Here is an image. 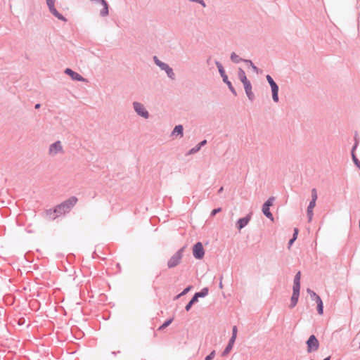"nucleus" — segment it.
I'll return each mask as SVG.
<instances>
[{"label":"nucleus","mask_w":360,"mask_h":360,"mask_svg":"<svg viewBox=\"0 0 360 360\" xmlns=\"http://www.w3.org/2000/svg\"><path fill=\"white\" fill-rule=\"evenodd\" d=\"M300 278L301 274L300 271L297 273L294 278L293 283V292L290 300V307L293 308L297 303L298 298L300 296Z\"/></svg>","instance_id":"1"},{"label":"nucleus","mask_w":360,"mask_h":360,"mask_svg":"<svg viewBox=\"0 0 360 360\" xmlns=\"http://www.w3.org/2000/svg\"><path fill=\"white\" fill-rule=\"evenodd\" d=\"M184 252V248H181L168 259L167 266L169 269L174 268L180 264L183 257Z\"/></svg>","instance_id":"2"},{"label":"nucleus","mask_w":360,"mask_h":360,"mask_svg":"<svg viewBox=\"0 0 360 360\" xmlns=\"http://www.w3.org/2000/svg\"><path fill=\"white\" fill-rule=\"evenodd\" d=\"M266 79L271 87L272 97L275 102L278 101V86L270 75H266Z\"/></svg>","instance_id":"3"},{"label":"nucleus","mask_w":360,"mask_h":360,"mask_svg":"<svg viewBox=\"0 0 360 360\" xmlns=\"http://www.w3.org/2000/svg\"><path fill=\"white\" fill-rule=\"evenodd\" d=\"M307 351L311 352L318 349L319 343L315 335H311L309 340L307 341Z\"/></svg>","instance_id":"4"},{"label":"nucleus","mask_w":360,"mask_h":360,"mask_svg":"<svg viewBox=\"0 0 360 360\" xmlns=\"http://www.w3.org/2000/svg\"><path fill=\"white\" fill-rule=\"evenodd\" d=\"M193 254L195 258L200 259L204 257L205 251L201 243H197L193 248Z\"/></svg>","instance_id":"5"},{"label":"nucleus","mask_w":360,"mask_h":360,"mask_svg":"<svg viewBox=\"0 0 360 360\" xmlns=\"http://www.w3.org/2000/svg\"><path fill=\"white\" fill-rule=\"evenodd\" d=\"M63 146L60 141H56L50 146L49 154L51 156H54L58 153H63Z\"/></svg>","instance_id":"6"},{"label":"nucleus","mask_w":360,"mask_h":360,"mask_svg":"<svg viewBox=\"0 0 360 360\" xmlns=\"http://www.w3.org/2000/svg\"><path fill=\"white\" fill-rule=\"evenodd\" d=\"M77 199L75 197H72V198H70L68 200H65V202L61 203L60 205L61 206V207L63 208L65 212L67 213L77 203Z\"/></svg>","instance_id":"7"},{"label":"nucleus","mask_w":360,"mask_h":360,"mask_svg":"<svg viewBox=\"0 0 360 360\" xmlns=\"http://www.w3.org/2000/svg\"><path fill=\"white\" fill-rule=\"evenodd\" d=\"M54 2L55 0H46L47 5L49 8L50 11L52 13V14L56 16L58 19L65 21V18L60 14L56 8L54 7Z\"/></svg>","instance_id":"8"},{"label":"nucleus","mask_w":360,"mask_h":360,"mask_svg":"<svg viewBox=\"0 0 360 360\" xmlns=\"http://www.w3.org/2000/svg\"><path fill=\"white\" fill-rule=\"evenodd\" d=\"M66 212L63 210V207L59 205L53 210H49L47 212V214L49 215L50 218L52 219H55L56 217L65 214Z\"/></svg>","instance_id":"9"},{"label":"nucleus","mask_w":360,"mask_h":360,"mask_svg":"<svg viewBox=\"0 0 360 360\" xmlns=\"http://www.w3.org/2000/svg\"><path fill=\"white\" fill-rule=\"evenodd\" d=\"M134 109L136 112L141 116L147 118L148 117V113L144 108L143 105L139 103L135 102L134 103Z\"/></svg>","instance_id":"10"},{"label":"nucleus","mask_w":360,"mask_h":360,"mask_svg":"<svg viewBox=\"0 0 360 360\" xmlns=\"http://www.w3.org/2000/svg\"><path fill=\"white\" fill-rule=\"evenodd\" d=\"M65 72L73 80L76 81H85V79L78 73L74 72L70 68H67Z\"/></svg>","instance_id":"11"},{"label":"nucleus","mask_w":360,"mask_h":360,"mask_svg":"<svg viewBox=\"0 0 360 360\" xmlns=\"http://www.w3.org/2000/svg\"><path fill=\"white\" fill-rule=\"evenodd\" d=\"M250 219V216H247L246 217L240 218L237 221V227L239 230L242 229L243 227H245L249 222Z\"/></svg>","instance_id":"12"},{"label":"nucleus","mask_w":360,"mask_h":360,"mask_svg":"<svg viewBox=\"0 0 360 360\" xmlns=\"http://www.w3.org/2000/svg\"><path fill=\"white\" fill-rule=\"evenodd\" d=\"M316 206V202L314 201H311L307 207V216L309 219V221H311L313 217V209Z\"/></svg>","instance_id":"13"},{"label":"nucleus","mask_w":360,"mask_h":360,"mask_svg":"<svg viewBox=\"0 0 360 360\" xmlns=\"http://www.w3.org/2000/svg\"><path fill=\"white\" fill-rule=\"evenodd\" d=\"M243 86H244V89L245 90V93H246L248 97L249 98V99L252 100L253 97H254V94L252 91L251 84L250 83L245 84V85H243Z\"/></svg>","instance_id":"14"},{"label":"nucleus","mask_w":360,"mask_h":360,"mask_svg":"<svg viewBox=\"0 0 360 360\" xmlns=\"http://www.w3.org/2000/svg\"><path fill=\"white\" fill-rule=\"evenodd\" d=\"M216 64H217V66L218 68L219 72L221 76L223 78V81L224 82H226V80L228 79V77H227V75L225 73L224 68L222 67L221 64L218 63V62H217Z\"/></svg>","instance_id":"15"},{"label":"nucleus","mask_w":360,"mask_h":360,"mask_svg":"<svg viewBox=\"0 0 360 360\" xmlns=\"http://www.w3.org/2000/svg\"><path fill=\"white\" fill-rule=\"evenodd\" d=\"M172 135L177 136L179 135L181 137L183 136V127L182 125H177L174 127Z\"/></svg>","instance_id":"16"},{"label":"nucleus","mask_w":360,"mask_h":360,"mask_svg":"<svg viewBox=\"0 0 360 360\" xmlns=\"http://www.w3.org/2000/svg\"><path fill=\"white\" fill-rule=\"evenodd\" d=\"M317 303V310L318 313L321 315L323 313V302L320 297H317V300L316 301Z\"/></svg>","instance_id":"17"},{"label":"nucleus","mask_w":360,"mask_h":360,"mask_svg":"<svg viewBox=\"0 0 360 360\" xmlns=\"http://www.w3.org/2000/svg\"><path fill=\"white\" fill-rule=\"evenodd\" d=\"M262 212L266 217L272 221L274 220L273 215L269 211V207H266V205H264L262 207Z\"/></svg>","instance_id":"18"},{"label":"nucleus","mask_w":360,"mask_h":360,"mask_svg":"<svg viewBox=\"0 0 360 360\" xmlns=\"http://www.w3.org/2000/svg\"><path fill=\"white\" fill-rule=\"evenodd\" d=\"M103 6V9L101 11V15L102 16H106L108 15V6L106 3V1H104V3L101 4Z\"/></svg>","instance_id":"19"},{"label":"nucleus","mask_w":360,"mask_h":360,"mask_svg":"<svg viewBox=\"0 0 360 360\" xmlns=\"http://www.w3.org/2000/svg\"><path fill=\"white\" fill-rule=\"evenodd\" d=\"M237 327L236 326H233V334H232V337L229 341V347H231V344H233L234 342H235V340L236 338V335H237Z\"/></svg>","instance_id":"20"},{"label":"nucleus","mask_w":360,"mask_h":360,"mask_svg":"<svg viewBox=\"0 0 360 360\" xmlns=\"http://www.w3.org/2000/svg\"><path fill=\"white\" fill-rule=\"evenodd\" d=\"M154 60H155V63L159 66L160 67L162 70H165L166 68H167L168 65L165 63H162L161 61H160L157 57H154Z\"/></svg>","instance_id":"21"},{"label":"nucleus","mask_w":360,"mask_h":360,"mask_svg":"<svg viewBox=\"0 0 360 360\" xmlns=\"http://www.w3.org/2000/svg\"><path fill=\"white\" fill-rule=\"evenodd\" d=\"M231 58L234 63H239L240 61L243 60L238 55H236L235 53H232L231 55Z\"/></svg>","instance_id":"22"},{"label":"nucleus","mask_w":360,"mask_h":360,"mask_svg":"<svg viewBox=\"0 0 360 360\" xmlns=\"http://www.w3.org/2000/svg\"><path fill=\"white\" fill-rule=\"evenodd\" d=\"M195 294L197 295V296L200 297H205L208 294V289L204 288L202 290V291L197 292Z\"/></svg>","instance_id":"23"},{"label":"nucleus","mask_w":360,"mask_h":360,"mask_svg":"<svg viewBox=\"0 0 360 360\" xmlns=\"http://www.w3.org/2000/svg\"><path fill=\"white\" fill-rule=\"evenodd\" d=\"M173 321V319H171L169 320H167V321H165L161 326L159 327L158 330H163L165 328L167 327L169 325L171 324V323Z\"/></svg>","instance_id":"24"},{"label":"nucleus","mask_w":360,"mask_h":360,"mask_svg":"<svg viewBox=\"0 0 360 360\" xmlns=\"http://www.w3.org/2000/svg\"><path fill=\"white\" fill-rule=\"evenodd\" d=\"M243 61L250 64V65L251 66V68H252L254 72H255L256 73H258V68L255 65H254V64L252 63V62L251 60H244Z\"/></svg>","instance_id":"25"},{"label":"nucleus","mask_w":360,"mask_h":360,"mask_svg":"<svg viewBox=\"0 0 360 360\" xmlns=\"http://www.w3.org/2000/svg\"><path fill=\"white\" fill-rule=\"evenodd\" d=\"M311 201H314L316 202V200H317V193H316V190L315 188H313L312 191H311Z\"/></svg>","instance_id":"26"},{"label":"nucleus","mask_w":360,"mask_h":360,"mask_svg":"<svg viewBox=\"0 0 360 360\" xmlns=\"http://www.w3.org/2000/svg\"><path fill=\"white\" fill-rule=\"evenodd\" d=\"M166 71V72L167 73V75L171 77V78H174V74L172 71V69L170 68L169 66L167 67V68H166L165 70Z\"/></svg>","instance_id":"27"},{"label":"nucleus","mask_w":360,"mask_h":360,"mask_svg":"<svg viewBox=\"0 0 360 360\" xmlns=\"http://www.w3.org/2000/svg\"><path fill=\"white\" fill-rule=\"evenodd\" d=\"M308 293L310 295L311 297L314 299L316 301L317 300V297H319L317 295L314 291L308 289L307 290Z\"/></svg>","instance_id":"28"},{"label":"nucleus","mask_w":360,"mask_h":360,"mask_svg":"<svg viewBox=\"0 0 360 360\" xmlns=\"http://www.w3.org/2000/svg\"><path fill=\"white\" fill-rule=\"evenodd\" d=\"M274 200V198L271 197L267 200V201L264 204L266 207H270L273 205V202Z\"/></svg>","instance_id":"29"},{"label":"nucleus","mask_w":360,"mask_h":360,"mask_svg":"<svg viewBox=\"0 0 360 360\" xmlns=\"http://www.w3.org/2000/svg\"><path fill=\"white\" fill-rule=\"evenodd\" d=\"M228 86H229V88L230 89V90L234 94H236V91L234 89V88L233 87L231 83L229 81V79L226 80V82H224Z\"/></svg>","instance_id":"30"},{"label":"nucleus","mask_w":360,"mask_h":360,"mask_svg":"<svg viewBox=\"0 0 360 360\" xmlns=\"http://www.w3.org/2000/svg\"><path fill=\"white\" fill-rule=\"evenodd\" d=\"M244 76H245V73L243 71V70L241 69V68H238V77H239V79L243 77Z\"/></svg>","instance_id":"31"},{"label":"nucleus","mask_w":360,"mask_h":360,"mask_svg":"<svg viewBox=\"0 0 360 360\" xmlns=\"http://www.w3.org/2000/svg\"><path fill=\"white\" fill-rule=\"evenodd\" d=\"M240 80L241 81V82L243 84V85H245V84H249L250 83L248 79H247V77L246 75L244 76L243 77L240 78Z\"/></svg>","instance_id":"32"},{"label":"nucleus","mask_w":360,"mask_h":360,"mask_svg":"<svg viewBox=\"0 0 360 360\" xmlns=\"http://www.w3.org/2000/svg\"><path fill=\"white\" fill-rule=\"evenodd\" d=\"M221 208L214 209L212 211L211 214L212 216H214L217 213L221 212Z\"/></svg>","instance_id":"33"},{"label":"nucleus","mask_w":360,"mask_h":360,"mask_svg":"<svg viewBox=\"0 0 360 360\" xmlns=\"http://www.w3.org/2000/svg\"><path fill=\"white\" fill-rule=\"evenodd\" d=\"M214 358V352H212L210 355H208L205 360H211Z\"/></svg>","instance_id":"34"},{"label":"nucleus","mask_w":360,"mask_h":360,"mask_svg":"<svg viewBox=\"0 0 360 360\" xmlns=\"http://www.w3.org/2000/svg\"><path fill=\"white\" fill-rule=\"evenodd\" d=\"M298 229L297 228H295L294 229V234H293V237L292 238H295V240L297 239V234H298Z\"/></svg>","instance_id":"35"},{"label":"nucleus","mask_w":360,"mask_h":360,"mask_svg":"<svg viewBox=\"0 0 360 360\" xmlns=\"http://www.w3.org/2000/svg\"><path fill=\"white\" fill-rule=\"evenodd\" d=\"M200 146H197L195 148H193L191 150L190 153H195L200 150Z\"/></svg>","instance_id":"36"},{"label":"nucleus","mask_w":360,"mask_h":360,"mask_svg":"<svg viewBox=\"0 0 360 360\" xmlns=\"http://www.w3.org/2000/svg\"><path fill=\"white\" fill-rule=\"evenodd\" d=\"M191 1H196L200 4L203 7H205V4L202 0H190Z\"/></svg>","instance_id":"37"},{"label":"nucleus","mask_w":360,"mask_h":360,"mask_svg":"<svg viewBox=\"0 0 360 360\" xmlns=\"http://www.w3.org/2000/svg\"><path fill=\"white\" fill-rule=\"evenodd\" d=\"M198 296H197L196 294H195V295L193 296V297L191 299V300L190 301L192 304L195 303V302H197L198 300Z\"/></svg>","instance_id":"38"},{"label":"nucleus","mask_w":360,"mask_h":360,"mask_svg":"<svg viewBox=\"0 0 360 360\" xmlns=\"http://www.w3.org/2000/svg\"><path fill=\"white\" fill-rule=\"evenodd\" d=\"M233 344H231V347H229V344L228 345L227 347L226 348L224 353H228L232 348Z\"/></svg>","instance_id":"39"},{"label":"nucleus","mask_w":360,"mask_h":360,"mask_svg":"<svg viewBox=\"0 0 360 360\" xmlns=\"http://www.w3.org/2000/svg\"><path fill=\"white\" fill-rule=\"evenodd\" d=\"M354 342H356L359 345L360 348V334L354 340Z\"/></svg>","instance_id":"40"},{"label":"nucleus","mask_w":360,"mask_h":360,"mask_svg":"<svg viewBox=\"0 0 360 360\" xmlns=\"http://www.w3.org/2000/svg\"><path fill=\"white\" fill-rule=\"evenodd\" d=\"M192 304H192L191 302H189L187 304V305L186 306V311H188V310L191 309V307Z\"/></svg>","instance_id":"41"},{"label":"nucleus","mask_w":360,"mask_h":360,"mask_svg":"<svg viewBox=\"0 0 360 360\" xmlns=\"http://www.w3.org/2000/svg\"><path fill=\"white\" fill-rule=\"evenodd\" d=\"M205 143H206V140H204V141H201L198 146H200V148H201Z\"/></svg>","instance_id":"42"},{"label":"nucleus","mask_w":360,"mask_h":360,"mask_svg":"<svg viewBox=\"0 0 360 360\" xmlns=\"http://www.w3.org/2000/svg\"><path fill=\"white\" fill-rule=\"evenodd\" d=\"M295 238H292L289 241V246L292 245V244L293 243V242L295 241Z\"/></svg>","instance_id":"43"},{"label":"nucleus","mask_w":360,"mask_h":360,"mask_svg":"<svg viewBox=\"0 0 360 360\" xmlns=\"http://www.w3.org/2000/svg\"><path fill=\"white\" fill-rule=\"evenodd\" d=\"M40 108V104H39V103H38V104H37V105H35V108L38 109V108Z\"/></svg>","instance_id":"44"},{"label":"nucleus","mask_w":360,"mask_h":360,"mask_svg":"<svg viewBox=\"0 0 360 360\" xmlns=\"http://www.w3.org/2000/svg\"><path fill=\"white\" fill-rule=\"evenodd\" d=\"M188 290H189V288H186V289L184 290V293H185V292H188Z\"/></svg>","instance_id":"45"},{"label":"nucleus","mask_w":360,"mask_h":360,"mask_svg":"<svg viewBox=\"0 0 360 360\" xmlns=\"http://www.w3.org/2000/svg\"><path fill=\"white\" fill-rule=\"evenodd\" d=\"M222 190H223V188L221 187V188L219 190V192H222Z\"/></svg>","instance_id":"46"},{"label":"nucleus","mask_w":360,"mask_h":360,"mask_svg":"<svg viewBox=\"0 0 360 360\" xmlns=\"http://www.w3.org/2000/svg\"><path fill=\"white\" fill-rule=\"evenodd\" d=\"M353 159H354V161H356V158H355L354 155H353Z\"/></svg>","instance_id":"47"},{"label":"nucleus","mask_w":360,"mask_h":360,"mask_svg":"<svg viewBox=\"0 0 360 360\" xmlns=\"http://www.w3.org/2000/svg\"><path fill=\"white\" fill-rule=\"evenodd\" d=\"M324 360H329V359L328 358H326Z\"/></svg>","instance_id":"48"}]
</instances>
